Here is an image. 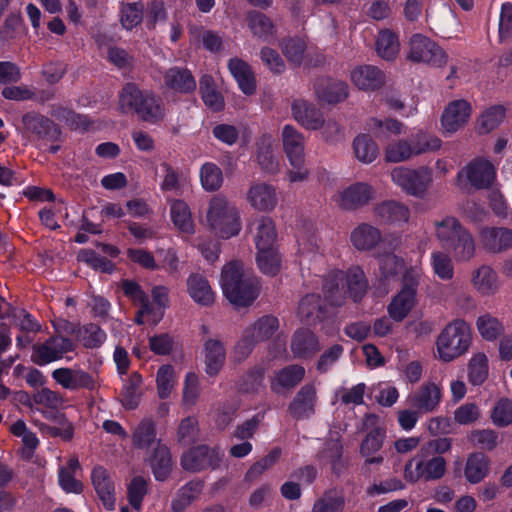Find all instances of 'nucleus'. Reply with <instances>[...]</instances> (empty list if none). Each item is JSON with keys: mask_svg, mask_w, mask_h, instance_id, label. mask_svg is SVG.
Here are the masks:
<instances>
[{"mask_svg": "<svg viewBox=\"0 0 512 512\" xmlns=\"http://www.w3.org/2000/svg\"><path fill=\"white\" fill-rule=\"evenodd\" d=\"M488 377V359L484 353L475 354L468 363V380L474 385L483 384Z\"/></svg>", "mask_w": 512, "mask_h": 512, "instance_id": "obj_54", "label": "nucleus"}, {"mask_svg": "<svg viewBox=\"0 0 512 512\" xmlns=\"http://www.w3.org/2000/svg\"><path fill=\"white\" fill-rule=\"evenodd\" d=\"M187 290L190 297L202 306H210L215 301V294L208 280L201 274H191L187 279Z\"/></svg>", "mask_w": 512, "mask_h": 512, "instance_id": "obj_31", "label": "nucleus"}, {"mask_svg": "<svg viewBox=\"0 0 512 512\" xmlns=\"http://www.w3.org/2000/svg\"><path fill=\"white\" fill-rule=\"evenodd\" d=\"M280 47L289 63L295 66H300L303 63L307 48L306 42L303 39L299 37L284 38L280 43Z\"/></svg>", "mask_w": 512, "mask_h": 512, "instance_id": "obj_50", "label": "nucleus"}, {"mask_svg": "<svg viewBox=\"0 0 512 512\" xmlns=\"http://www.w3.org/2000/svg\"><path fill=\"white\" fill-rule=\"evenodd\" d=\"M442 141L423 132L417 133L411 139L392 141L384 148V158L389 163H400L411 158L441 148Z\"/></svg>", "mask_w": 512, "mask_h": 512, "instance_id": "obj_7", "label": "nucleus"}, {"mask_svg": "<svg viewBox=\"0 0 512 512\" xmlns=\"http://www.w3.org/2000/svg\"><path fill=\"white\" fill-rule=\"evenodd\" d=\"M252 226L255 228L258 267L264 274L275 276L281 267V258L275 248L277 237L275 224L271 218L261 216L253 222Z\"/></svg>", "mask_w": 512, "mask_h": 512, "instance_id": "obj_4", "label": "nucleus"}, {"mask_svg": "<svg viewBox=\"0 0 512 512\" xmlns=\"http://www.w3.org/2000/svg\"><path fill=\"white\" fill-rule=\"evenodd\" d=\"M54 381L64 389L76 391L86 389L93 391L97 388L96 379L82 369L58 368L52 372Z\"/></svg>", "mask_w": 512, "mask_h": 512, "instance_id": "obj_16", "label": "nucleus"}, {"mask_svg": "<svg viewBox=\"0 0 512 512\" xmlns=\"http://www.w3.org/2000/svg\"><path fill=\"white\" fill-rule=\"evenodd\" d=\"M175 384V370L172 365H162L156 374L157 393L161 399L171 394Z\"/></svg>", "mask_w": 512, "mask_h": 512, "instance_id": "obj_60", "label": "nucleus"}, {"mask_svg": "<svg viewBox=\"0 0 512 512\" xmlns=\"http://www.w3.org/2000/svg\"><path fill=\"white\" fill-rule=\"evenodd\" d=\"M435 237L440 246L452 251L457 261H469L475 255V240L472 234L454 216L435 220Z\"/></svg>", "mask_w": 512, "mask_h": 512, "instance_id": "obj_2", "label": "nucleus"}, {"mask_svg": "<svg viewBox=\"0 0 512 512\" xmlns=\"http://www.w3.org/2000/svg\"><path fill=\"white\" fill-rule=\"evenodd\" d=\"M132 445L139 450L154 449L158 443L156 422L152 418H143L132 430Z\"/></svg>", "mask_w": 512, "mask_h": 512, "instance_id": "obj_25", "label": "nucleus"}, {"mask_svg": "<svg viewBox=\"0 0 512 512\" xmlns=\"http://www.w3.org/2000/svg\"><path fill=\"white\" fill-rule=\"evenodd\" d=\"M206 373L216 376L222 369L226 350L224 344L218 339H208L204 344Z\"/></svg>", "mask_w": 512, "mask_h": 512, "instance_id": "obj_33", "label": "nucleus"}, {"mask_svg": "<svg viewBox=\"0 0 512 512\" xmlns=\"http://www.w3.org/2000/svg\"><path fill=\"white\" fill-rule=\"evenodd\" d=\"M150 465L157 480L164 481L168 478L173 463L170 450L165 444L158 443V445L154 447L153 454L150 458Z\"/></svg>", "mask_w": 512, "mask_h": 512, "instance_id": "obj_39", "label": "nucleus"}, {"mask_svg": "<svg viewBox=\"0 0 512 512\" xmlns=\"http://www.w3.org/2000/svg\"><path fill=\"white\" fill-rule=\"evenodd\" d=\"M305 376L304 367L293 364L275 372L271 380V389L280 393L283 389H292L298 385Z\"/></svg>", "mask_w": 512, "mask_h": 512, "instance_id": "obj_30", "label": "nucleus"}, {"mask_svg": "<svg viewBox=\"0 0 512 512\" xmlns=\"http://www.w3.org/2000/svg\"><path fill=\"white\" fill-rule=\"evenodd\" d=\"M255 158L259 168L267 174L280 171L278 157L275 154L274 139L270 134H263L255 144Z\"/></svg>", "mask_w": 512, "mask_h": 512, "instance_id": "obj_21", "label": "nucleus"}, {"mask_svg": "<svg viewBox=\"0 0 512 512\" xmlns=\"http://www.w3.org/2000/svg\"><path fill=\"white\" fill-rule=\"evenodd\" d=\"M203 484L200 481H191L183 486L176 499L172 502V508L176 512L184 510L202 492Z\"/></svg>", "mask_w": 512, "mask_h": 512, "instance_id": "obj_56", "label": "nucleus"}, {"mask_svg": "<svg viewBox=\"0 0 512 512\" xmlns=\"http://www.w3.org/2000/svg\"><path fill=\"white\" fill-rule=\"evenodd\" d=\"M200 180L206 191H217L223 183L222 170L214 163H205L200 169Z\"/></svg>", "mask_w": 512, "mask_h": 512, "instance_id": "obj_58", "label": "nucleus"}, {"mask_svg": "<svg viewBox=\"0 0 512 512\" xmlns=\"http://www.w3.org/2000/svg\"><path fill=\"white\" fill-rule=\"evenodd\" d=\"M119 107L123 113H135L142 121L152 124L165 116L161 100L153 92L140 90L134 83H127L121 90Z\"/></svg>", "mask_w": 512, "mask_h": 512, "instance_id": "obj_3", "label": "nucleus"}, {"mask_svg": "<svg viewBox=\"0 0 512 512\" xmlns=\"http://www.w3.org/2000/svg\"><path fill=\"white\" fill-rule=\"evenodd\" d=\"M376 216L384 223H406L410 217V211L404 204L390 200L375 207Z\"/></svg>", "mask_w": 512, "mask_h": 512, "instance_id": "obj_35", "label": "nucleus"}, {"mask_svg": "<svg viewBox=\"0 0 512 512\" xmlns=\"http://www.w3.org/2000/svg\"><path fill=\"white\" fill-rule=\"evenodd\" d=\"M22 124L26 133L33 134L38 140L56 142L60 139L59 126L48 117L35 112L22 116Z\"/></svg>", "mask_w": 512, "mask_h": 512, "instance_id": "obj_14", "label": "nucleus"}, {"mask_svg": "<svg viewBox=\"0 0 512 512\" xmlns=\"http://www.w3.org/2000/svg\"><path fill=\"white\" fill-rule=\"evenodd\" d=\"M246 198L254 209L262 212L272 211L278 203L276 188L265 182L252 183Z\"/></svg>", "mask_w": 512, "mask_h": 512, "instance_id": "obj_19", "label": "nucleus"}, {"mask_svg": "<svg viewBox=\"0 0 512 512\" xmlns=\"http://www.w3.org/2000/svg\"><path fill=\"white\" fill-rule=\"evenodd\" d=\"M265 369L254 366L244 374L238 382V390L242 393H256L263 383Z\"/></svg>", "mask_w": 512, "mask_h": 512, "instance_id": "obj_59", "label": "nucleus"}, {"mask_svg": "<svg viewBox=\"0 0 512 512\" xmlns=\"http://www.w3.org/2000/svg\"><path fill=\"white\" fill-rule=\"evenodd\" d=\"M415 304L416 289L412 286H403L388 306L389 316L393 320L401 322L410 313Z\"/></svg>", "mask_w": 512, "mask_h": 512, "instance_id": "obj_28", "label": "nucleus"}, {"mask_svg": "<svg viewBox=\"0 0 512 512\" xmlns=\"http://www.w3.org/2000/svg\"><path fill=\"white\" fill-rule=\"evenodd\" d=\"M199 90L204 103L213 109L219 111L223 108L224 102L221 94L215 88L212 76L204 75L199 82Z\"/></svg>", "mask_w": 512, "mask_h": 512, "instance_id": "obj_53", "label": "nucleus"}, {"mask_svg": "<svg viewBox=\"0 0 512 512\" xmlns=\"http://www.w3.org/2000/svg\"><path fill=\"white\" fill-rule=\"evenodd\" d=\"M475 288L483 295L494 294L498 289V277L495 271L486 265L478 268L472 277Z\"/></svg>", "mask_w": 512, "mask_h": 512, "instance_id": "obj_46", "label": "nucleus"}, {"mask_svg": "<svg viewBox=\"0 0 512 512\" xmlns=\"http://www.w3.org/2000/svg\"><path fill=\"white\" fill-rule=\"evenodd\" d=\"M345 285L354 301L361 299L368 287L363 270L356 266L345 272Z\"/></svg>", "mask_w": 512, "mask_h": 512, "instance_id": "obj_51", "label": "nucleus"}, {"mask_svg": "<svg viewBox=\"0 0 512 512\" xmlns=\"http://www.w3.org/2000/svg\"><path fill=\"white\" fill-rule=\"evenodd\" d=\"M496 177L493 164L482 158H477L464 166L457 174L459 185H470L481 190L492 186Z\"/></svg>", "mask_w": 512, "mask_h": 512, "instance_id": "obj_10", "label": "nucleus"}, {"mask_svg": "<svg viewBox=\"0 0 512 512\" xmlns=\"http://www.w3.org/2000/svg\"><path fill=\"white\" fill-rule=\"evenodd\" d=\"M291 110L293 118L306 129L318 130L324 125L322 112L307 100H294Z\"/></svg>", "mask_w": 512, "mask_h": 512, "instance_id": "obj_22", "label": "nucleus"}, {"mask_svg": "<svg viewBox=\"0 0 512 512\" xmlns=\"http://www.w3.org/2000/svg\"><path fill=\"white\" fill-rule=\"evenodd\" d=\"M205 224L215 235L226 239L236 236L241 230L240 217L236 207L220 194L210 199Z\"/></svg>", "mask_w": 512, "mask_h": 512, "instance_id": "obj_5", "label": "nucleus"}, {"mask_svg": "<svg viewBox=\"0 0 512 512\" xmlns=\"http://www.w3.org/2000/svg\"><path fill=\"white\" fill-rule=\"evenodd\" d=\"M198 420L193 416L182 419L176 431V441L182 446L194 443L199 436Z\"/></svg>", "mask_w": 512, "mask_h": 512, "instance_id": "obj_55", "label": "nucleus"}, {"mask_svg": "<svg viewBox=\"0 0 512 512\" xmlns=\"http://www.w3.org/2000/svg\"><path fill=\"white\" fill-rule=\"evenodd\" d=\"M74 349L75 344L70 338L54 335L32 346L31 361L38 366H43L62 359L66 353Z\"/></svg>", "mask_w": 512, "mask_h": 512, "instance_id": "obj_11", "label": "nucleus"}, {"mask_svg": "<svg viewBox=\"0 0 512 512\" xmlns=\"http://www.w3.org/2000/svg\"><path fill=\"white\" fill-rule=\"evenodd\" d=\"M281 140L286 157L305 156V138L292 125H285L282 129Z\"/></svg>", "mask_w": 512, "mask_h": 512, "instance_id": "obj_41", "label": "nucleus"}, {"mask_svg": "<svg viewBox=\"0 0 512 512\" xmlns=\"http://www.w3.org/2000/svg\"><path fill=\"white\" fill-rule=\"evenodd\" d=\"M471 105L464 99L451 101L445 107L441 116V126L444 134H453L462 128L471 116Z\"/></svg>", "mask_w": 512, "mask_h": 512, "instance_id": "obj_17", "label": "nucleus"}, {"mask_svg": "<svg viewBox=\"0 0 512 512\" xmlns=\"http://www.w3.org/2000/svg\"><path fill=\"white\" fill-rule=\"evenodd\" d=\"M469 439L474 446L486 451L494 450L499 444L498 433L492 429L473 430Z\"/></svg>", "mask_w": 512, "mask_h": 512, "instance_id": "obj_62", "label": "nucleus"}, {"mask_svg": "<svg viewBox=\"0 0 512 512\" xmlns=\"http://www.w3.org/2000/svg\"><path fill=\"white\" fill-rule=\"evenodd\" d=\"M164 85L175 92L189 93L195 90L196 81L186 68L171 67L163 73Z\"/></svg>", "mask_w": 512, "mask_h": 512, "instance_id": "obj_29", "label": "nucleus"}, {"mask_svg": "<svg viewBox=\"0 0 512 512\" xmlns=\"http://www.w3.org/2000/svg\"><path fill=\"white\" fill-rule=\"evenodd\" d=\"M409 46L407 58L413 62L434 67H442L447 63L448 56L445 51L436 42L422 34H414Z\"/></svg>", "mask_w": 512, "mask_h": 512, "instance_id": "obj_9", "label": "nucleus"}, {"mask_svg": "<svg viewBox=\"0 0 512 512\" xmlns=\"http://www.w3.org/2000/svg\"><path fill=\"white\" fill-rule=\"evenodd\" d=\"M392 181L407 194L423 198L432 182L431 171L426 167L410 169L396 167L391 171Z\"/></svg>", "mask_w": 512, "mask_h": 512, "instance_id": "obj_8", "label": "nucleus"}, {"mask_svg": "<svg viewBox=\"0 0 512 512\" xmlns=\"http://www.w3.org/2000/svg\"><path fill=\"white\" fill-rule=\"evenodd\" d=\"M317 390L313 384L300 388L288 405V413L295 420L308 419L315 413Z\"/></svg>", "mask_w": 512, "mask_h": 512, "instance_id": "obj_18", "label": "nucleus"}, {"mask_svg": "<svg viewBox=\"0 0 512 512\" xmlns=\"http://www.w3.org/2000/svg\"><path fill=\"white\" fill-rule=\"evenodd\" d=\"M317 97L328 104H336L348 97V86L342 81H321L315 86Z\"/></svg>", "mask_w": 512, "mask_h": 512, "instance_id": "obj_37", "label": "nucleus"}, {"mask_svg": "<svg viewBox=\"0 0 512 512\" xmlns=\"http://www.w3.org/2000/svg\"><path fill=\"white\" fill-rule=\"evenodd\" d=\"M298 314L302 320L309 324L321 321L324 318V307L318 294H307L298 306Z\"/></svg>", "mask_w": 512, "mask_h": 512, "instance_id": "obj_42", "label": "nucleus"}, {"mask_svg": "<svg viewBox=\"0 0 512 512\" xmlns=\"http://www.w3.org/2000/svg\"><path fill=\"white\" fill-rule=\"evenodd\" d=\"M142 376L133 372L121 392V403L128 410H134L138 407L141 399L140 387Z\"/></svg>", "mask_w": 512, "mask_h": 512, "instance_id": "obj_48", "label": "nucleus"}, {"mask_svg": "<svg viewBox=\"0 0 512 512\" xmlns=\"http://www.w3.org/2000/svg\"><path fill=\"white\" fill-rule=\"evenodd\" d=\"M246 21L249 29L257 38L269 42L275 35V26L272 20L259 11L247 13Z\"/></svg>", "mask_w": 512, "mask_h": 512, "instance_id": "obj_40", "label": "nucleus"}, {"mask_svg": "<svg viewBox=\"0 0 512 512\" xmlns=\"http://www.w3.org/2000/svg\"><path fill=\"white\" fill-rule=\"evenodd\" d=\"M78 336L86 348H97L103 344L106 339L105 332L96 324L90 323L83 326Z\"/></svg>", "mask_w": 512, "mask_h": 512, "instance_id": "obj_63", "label": "nucleus"}, {"mask_svg": "<svg viewBox=\"0 0 512 512\" xmlns=\"http://www.w3.org/2000/svg\"><path fill=\"white\" fill-rule=\"evenodd\" d=\"M483 247L491 253L512 249V230L506 227H484L480 230Z\"/></svg>", "mask_w": 512, "mask_h": 512, "instance_id": "obj_24", "label": "nucleus"}, {"mask_svg": "<svg viewBox=\"0 0 512 512\" xmlns=\"http://www.w3.org/2000/svg\"><path fill=\"white\" fill-rule=\"evenodd\" d=\"M320 349L316 336L310 330L297 331L291 341V350L297 358H308Z\"/></svg>", "mask_w": 512, "mask_h": 512, "instance_id": "obj_36", "label": "nucleus"}, {"mask_svg": "<svg viewBox=\"0 0 512 512\" xmlns=\"http://www.w3.org/2000/svg\"><path fill=\"white\" fill-rule=\"evenodd\" d=\"M352 82L361 90H377L385 84V74L376 66L363 65L351 72Z\"/></svg>", "mask_w": 512, "mask_h": 512, "instance_id": "obj_26", "label": "nucleus"}, {"mask_svg": "<svg viewBox=\"0 0 512 512\" xmlns=\"http://www.w3.org/2000/svg\"><path fill=\"white\" fill-rule=\"evenodd\" d=\"M350 240L357 250H371L381 240V233L378 228L362 223L351 232Z\"/></svg>", "mask_w": 512, "mask_h": 512, "instance_id": "obj_34", "label": "nucleus"}, {"mask_svg": "<svg viewBox=\"0 0 512 512\" xmlns=\"http://www.w3.org/2000/svg\"><path fill=\"white\" fill-rule=\"evenodd\" d=\"M491 420L498 427H506L512 423V400L501 398L491 411Z\"/></svg>", "mask_w": 512, "mask_h": 512, "instance_id": "obj_64", "label": "nucleus"}, {"mask_svg": "<svg viewBox=\"0 0 512 512\" xmlns=\"http://www.w3.org/2000/svg\"><path fill=\"white\" fill-rule=\"evenodd\" d=\"M219 463L220 456L218 452L205 444L187 450L181 457L182 468L189 472L215 469Z\"/></svg>", "mask_w": 512, "mask_h": 512, "instance_id": "obj_13", "label": "nucleus"}, {"mask_svg": "<svg viewBox=\"0 0 512 512\" xmlns=\"http://www.w3.org/2000/svg\"><path fill=\"white\" fill-rule=\"evenodd\" d=\"M470 344V327L463 320H454L445 326L436 339L438 357L443 362H451L465 354Z\"/></svg>", "mask_w": 512, "mask_h": 512, "instance_id": "obj_6", "label": "nucleus"}, {"mask_svg": "<svg viewBox=\"0 0 512 512\" xmlns=\"http://www.w3.org/2000/svg\"><path fill=\"white\" fill-rule=\"evenodd\" d=\"M228 68L243 93L251 95L255 92V75L251 67L245 61L239 58H232L228 63Z\"/></svg>", "mask_w": 512, "mask_h": 512, "instance_id": "obj_32", "label": "nucleus"}, {"mask_svg": "<svg viewBox=\"0 0 512 512\" xmlns=\"http://www.w3.org/2000/svg\"><path fill=\"white\" fill-rule=\"evenodd\" d=\"M441 399V388L432 381H426L408 396L407 402L411 408L427 414L438 408Z\"/></svg>", "mask_w": 512, "mask_h": 512, "instance_id": "obj_15", "label": "nucleus"}, {"mask_svg": "<svg viewBox=\"0 0 512 512\" xmlns=\"http://www.w3.org/2000/svg\"><path fill=\"white\" fill-rule=\"evenodd\" d=\"M221 286L230 303L238 307L251 305L258 296L257 278L239 261L229 262L223 267Z\"/></svg>", "mask_w": 512, "mask_h": 512, "instance_id": "obj_1", "label": "nucleus"}, {"mask_svg": "<svg viewBox=\"0 0 512 512\" xmlns=\"http://www.w3.org/2000/svg\"><path fill=\"white\" fill-rule=\"evenodd\" d=\"M490 466L489 458L481 452H475L468 456L465 465V478L471 484L481 482L488 474Z\"/></svg>", "mask_w": 512, "mask_h": 512, "instance_id": "obj_38", "label": "nucleus"}, {"mask_svg": "<svg viewBox=\"0 0 512 512\" xmlns=\"http://www.w3.org/2000/svg\"><path fill=\"white\" fill-rule=\"evenodd\" d=\"M400 50L398 36L389 29L381 30L376 39V51L385 60L394 59Z\"/></svg>", "mask_w": 512, "mask_h": 512, "instance_id": "obj_47", "label": "nucleus"}, {"mask_svg": "<svg viewBox=\"0 0 512 512\" xmlns=\"http://www.w3.org/2000/svg\"><path fill=\"white\" fill-rule=\"evenodd\" d=\"M278 328V319L274 316L266 315L248 326L245 331L259 343L270 339Z\"/></svg>", "mask_w": 512, "mask_h": 512, "instance_id": "obj_43", "label": "nucleus"}, {"mask_svg": "<svg viewBox=\"0 0 512 512\" xmlns=\"http://www.w3.org/2000/svg\"><path fill=\"white\" fill-rule=\"evenodd\" d=\"M476 326L482 338L487 341L497 339L504 332L502 323L488 313L478 317Z\"/></svg>", "mask_w": 512, "mask_h": 512, "instance_id": "obj_57", "label": "nucleus"}, {"mask_svg": "<svg viewBox=\"0 0 512 512\" xmlns=\"http://www.w3.org/2000/svg\"><path fill=\"white\" fill-rule=\"evenodd\" d=\"M354 155L358 161L369 164L379 155L377 143L368 134H361L353 141Z\"/></svg>", "mask_w": 512, "mask_h": 512, "instance_id": "obj_45", "label": "nucleus"}, {"mask_svg": "<svg viewBox=\"0 0 512 512\" xmlns=\"http://www.w3.org/2000/svg\"><path fill=\"white\" fill-rule=\"evenodd\" d=\"M506 109L502 105H494L483 111L477 119V132L488 134L495 130L504 120Z\"/></svg>", "mask_w": 512, "mask_h": 512, "instance_id": "obj_44", "label": "nucleus"}, {"mask_svg": "<svg viewBox=\"0 0 512 512\" xmlns=\"http://www.w3.org/2000/svg\"><path fill=\"white\" fill-rule=\"evenodd\" d=\"M342 444L339 440H329L319 453V459L325 464H330L334 473L340 474L345 467L342 459Z\"/></svg>", "mask_w": 512, "mask_h": 512, "instance_id": "obj_49", "label": "nucleus"}, {"mask_svg": "<svg viewBox=\"0 0 512 512\" xmlns=\"http://www.w3.org/2000/svg\"><path fill=\"white\" fill-rule=\"evenodd\" d=\"M92 484L103 506L112 511L115 509V486L109 472L102 466H96L91 474Z\"/></svg>", "mask_w": 512, "mask_h": 512, "instance_id": "obj_23", "label": "nucleus"}, {"mask_svg": "<svg viewBox=\"0 0 512 512\" xmlns=\"http://www.w3.org/2000/svg\"><path fill=\"white\" fill-rule=\"evenodd\" d=\"M325 299L332 306H342L349 293L345 285V272L333 271L327 275L323 284Z\"/></svg>", "mask_w": 512, "mask_h": 512, "instance_id": "obj_27", "label": "nucleus"}, {"mask_svg": "<svg viewBox=\"0 0 512 512\" xmlns=\"http://www.w3.org/2000/svg\"><path fill=\"white\" fill-rule=\"evenodd\" d=\"M374 197V189L367 183L358 182L339 193L337 203L345 210H355L368 204Z\"/></svg>", "mask_w": 512, "mask_h": 512, "instance_id": "obj_20", "label": "nucleus"}, {"mask_svg": "<svg viewBox=\"0 0 512 512\" xmlns=\"http://www.w3.org/2000/svg\"><path fill=\"white\" fill-rule=\"evenodd\" d=\"M171 217L174 225L182 232L192 234L194 223L188 205L182 200H175L171 204Z\"/></svg>", "mask_w": 512, "mask_h": 512, "instance_id": "obj_52", "label": "nucleus"}, {"mask_svg": "<svg viewBox=\"0 0 512 512\" xmlns=\"http://www.w3.org/2000/svg\"><path fill=\"white\" fill-rule=\"evenodd\" d=\"M445 472L446 461L441 456H435L429 460L415 458L405 465L404 477L411 483L420 479L432 481L442 478Z\"/></svg>", "mask_w": 512, "mask_h": 512, "instance_id": "obj_12", "label": "nucleus"}, {"mask_svg": "<svg viewBox=\"0 0 512 512\" xmlns=\"http://www.w3.org/2000/svg\"><path fill=\"white\" fill-rule=\"evenodd\" d=\"M434 273L442 280H450L454 275L451 257L443 251H435L431 255Z\"/></svg>", "mask_w": 512, "mask_h": 512, "instance_id": "obj_61", "label": "nucleus"}]
</instances>
